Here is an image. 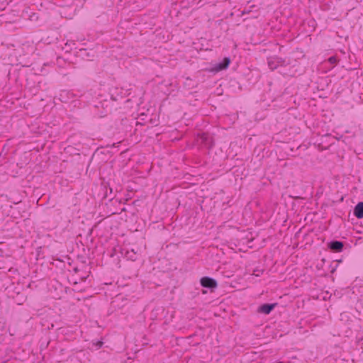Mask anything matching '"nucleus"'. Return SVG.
<instances>
[{
  "mask_svg": "<svg viewBox=\"0 0 363 363\" xmlns=\"http://www.w3.org/2000/svg\"><path fill=\"white\" fill-rule=\"evenodd\" d=\"M96 346L97 349H99L102 347L104 345V342L102 341H97L96 343H94Z\"/></svg>",
  "mask_w": 363,
  "mask_h": 363,
  "instance_id": "8",
  "label": "nucleus"
},
{
  "mask_svg": "<svg viewBox=\"0 0 363 363\" xmlns=\"http://www.w3.org/2000/svg\"><path fill=\"white\" fill-rule=\"evenodd\" d=\"M126 211V209H125V208H123L122 209V211Z\"/></svg>",
  "mask_w": 363,
  "mask_h": 363,
  "instance_id": "12",
  "label": "nucleus"
},
{
  "mask_svg": "<svg viewBox=\"0 0 363 363\" xmlns=\"http://www.w3.org/2000/svg\"><path fill=\"white\" fill-rule=\"evenodd\" d=\"M74 271L75 272H79V269H78V268L75 267V268L74 269Z\"/></svg>",
  "mask_w": 363,
  "mask_h": 363,
  "instance_id": "11",
  "label": "nucleus"
},
{
  "mask_svg": "<svg viewBox=\"0 0 363 363\" xmlns=\"http://www.w3.org/2000/svg\"><path fill=\"white\" fill-rule=\"evenodd\" d=\"M197 143L211 149L213 146V140L212 136L208 133H199L197 135Z\"/></svg>",
  "mask_w": 363,
  "mask_h": 363,
  "instance_id": "1",
  "label": "nucleus"
},
{
  "mask_svg": "<svg viewBox=\"0 0 363 363\" xmlns=\"http://www.w3.org/2000/svg\"><path fill=\"white\" fill-rule=\"evenodd\" d=\"M337 267V264H336V266L332 269V270L330 271V272H331V273H334V272L335 271V269H336V267Z\"/></svg>",
  "mask_w": 363,
  "mask_h": 363,
  "instance_id": "10",
  "label": "nucleus"
},
{
  "mask_svg": "<svg viewBox=\"0 0 363 363\" xmlns=\"http://www.w3.org/2000/svg\"><path fill=\"white\" fill-rule=\"evenodd\" d=\"M353 214L357 218H363V202H359L354 208Z\"/></svg>",
  "mask_w": 363,
  "mask_h": 363,
  "instance_id": "7",
  "label": "nucleus"
},
{
  "mask_svg": "<svg viewBox=\"0 0 363 363\" xmlns=\"http://www.w3.org/2000/svg\"><path fill=\"white\" fill-rule=\"evenodd\" d=\"M268 66L272 70L276 69L279 66L285 65V60L279 57L268 58Z\"/></svg>",
  "mask_w": 363,
  "mask_h": 363,
  "instance_id": "4",
  "label": "nucleus"
},
{
  "mask_svg": "<svg viewBox=\"0 0 363 363\" xmlns=\"http://www.w3.org/2000/svg\"><path fill=\"white\" fill-rule=\"evenodd\" d=\"M201 285L204 287L213 290L218 286L217 281L209 277H203L200 279Z\"/></svg>",
  "mask_w": 363,
  "mask_h": 363,
  "instance_id": "3",
  "label": "nucleus"
},
{
  "mask_svg": "<svg viewBox=\"0 0 363 363\" xmlns=\"http://www.w3.org/2000/svg\"><path fill=\"white\" fill-rule=\"evenodd\" d=\"M345 245L346 242L337 240H333L327 243V247L330 252L335 253L342 252Z\"/></svg>",
  "mask_w": 363,
  "mask_h": 363,
  "instance_id": "2",
  "label": "nucleus"
},
{
  "mask_svg": "<svg viewBox=\"0 0 363 363\" xmlns=\"http://www.w3.org/2000/svg\"><path fill=\"white\" fill-rule=\"evenodd\" d=\"M337 58L334 56H332L329 58V62L332 64H335L337 62Z\"/></svg>",
  "mask_w": 363,
  "mask_h": 363,
  "instance_id": "9",
  "label": "nucleus"
},
{
  "mask_svg": "<svg viewBox=\"0 0 363 363\" xmlns=\"http://www.w3.org/2000/svg\"><path fill=\"white\" fill-rule=\"evenodd\" d=\"M278 306L277 303H264L259 306L257 309V312L259 313H263L265 315L269 314L277 306Z\"/></svg>",
  "mask_w": 363,
  "mask_h": 363,
  "instance_id": "6",
  "label": "nucleus"
},
{
  "mask_svg": "<svg viewBox=\"0 0 363 363\" xmlns=\"http://www.w3.org/2000/svg\"><path fill=\"white\" fill-rule=\"evenodd\" d=\"M230 62V58L228 57H225L223 59V60L220 62L217 63L214 66V67L211 69V71L214 72H218L226 69L229 67Z\"/></svg>",
  "mask_w": 363,
  "mask_h": 363,
  "instance_id": "5",
  "label": "nucleus"
},
{
  "mask_svg": "<svg viewBox=\"0 0 363 363\" xmlns=\"http://www.w3.org/2000/svg\"><path fill=\"white\" fill-rule=\"evenodd\" d=\"M82 281H85L86 280V277L85 278H82Z\"/></svg>",
  "mask_w": 363,
  "mask_h": 363,
  "instance_id": "13",
  "label": "nucleus"
}]
</instances>
